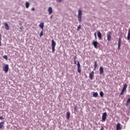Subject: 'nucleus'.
Masks as SVG:
<instances>
[{"label": "nucleus", "instance_id": "16", "mask_svg": "<svg viewBox=\"0 0 130 130\" xmlns=\"http://www.w3.org/2000/svg\"><path fill=\"white\" fill-rule=\"evenodd\" d=\"M39 27L41 29L43 30V28H44V22H41L39 24Z\"/></svg>", "mask_w": 130, "mask_h": 130}, {"label": "nucleus", "instance_id": "32", "mask_svg": "<svg viewBox=\"0 0 130 130\" xmlns=\"http://www.w3.org/2000/svg\"><path fill=\"white\" fill-rule=\"evenodd\" d=\"M0 42H2V34L0 33Z\"/></svg>", "mask_w": 130, "mask_h": 130}, {"label": "nucleus", "instance_id": "8", "mask_svg": "<svg viewBox=\"0 0 130 130\" xmlns=\"http://www.w3.org/2000/svg\"><path fill=\"white\" fill-rule=\"evenodd\" d=\"M3 71L5 72V73H8V72H9V64H6L3 67Z\"/></svg>", "mask_w": 130, "mask_h": 130}, {"label": "nucleus", "instance_id": "18", "mask_svg": "<svg viewBox=\"0 0 130 130\" xmlns=\"http://www.w3.org/2000/svg\"><path fill=\"white\" fill-rule=\"evenodd\" d=\"M93 97H94L95 98H97L98 97V92H93Z\"/></svg>", "mask_w": 130, "mask_h": 130}, {"label": "nucleus", "instance_id": "38", "mask_svg": "<svg viewBox=\"0 0 130 130\" xmlns=\"http://www.w3.org/2000/svg\"><path fill=\"white\" fill-rule=\"evenodd\" d=\"M50 19H52V16H50Z\"/></svg>", "mask_w": 130, "mask_h": 130}, {"label": "nucleus", "instance_id": "35", "mask_svg": "<svg viewBox=\"0 0 130 130\" xmlns=\"http://www.w3.org/2000/svg\"><path fill=\"white\" fill-rule=\"evenodd\" d=\"M31 11H35V8H31Z\"/></svg>", "mask_w": 130, "mask_h": 130}, {"label": "nucleus", "instance_id": "12", "mask_svg": "<svg viewBox=\"0 0 130 130\" xmlns=\"http://www.w3.org/2000/svg\"><path fill=\"white\" fill-rule=\"evenodd\" d=\"M116 130H120L122 128V125L120 124L119 123H118L116 126Z\"/></svg>", "mask_w": 130, "mask_h": 130}, {"label": "nucleus", "instance_id": "20", "mask_svg": "<svg viewBox=\"0 0 130 130\" xmlns=\"http://www.w3.org/2000/svg\"><path fill=\"white\" fill-rule=\"evenodd\" d=\"M4 124H5V122L4 121L0 122V128H3Z\"/></svg>", "mask_w": 130, "mask_h": 130}, {"label": "nucleus", "instance_id": "11", "mask_svg": "<svg viewBox=\"0 0 130 130\" xmlns=\"http://www.w3.org/2000/svg\"><path fill=\"white\" fill-rule=\"evenodd\" d=\"M120 46H121V38H119L118 40V49L119 50L120 49Z\"/></svg>", "mask_w": 130, "mask_h": 130}, {"label": "nucleus", "instance_id": "39", "mask_svg": "<svg viewBox=\"0 0 130 130\" xmlns=\"http://www.w3.org/2000/svg\"><path fill=\"white\" fill-rule=\"evenodd\" d=\"M100 130H103V127H102Z\"/></svg>", "mask_w": 130, "mask_h": 130}, {"label": "nucleus", "instance_id": "34", "mask_svg": "<svg viewBox=\"0 0 130 130\" xmlns=\"http://www.w3.org/2000/svg\"><path fill=\"white\" fill-rule=\"evenodd\" d=\"M74 64H77V61L74 60Z\"/></svg>", "mask_w": 130, "mask_h": 130}, {"label": "nucleus", "instance_id": "37", "mask_svg": "<svg viewBox=\"0 0 130 130\" xmlns=\"http://www.w3.org/2000/svg\"><path fill=\"white\" fill-rule=\"evenodd\" d=\"M0 46H2V42H0Z\"/></svg>", "mask_w": 130, "mask_h": 130}, {"label": "nucleus", "instance_id": "13", "mask_svg": "<svg viewBox=\"0 0 130 130\" xmlns=\"http://www.w3.org/2000/svg\"><path fill=\"white\" fill-rule=\"evenodd\" d=\"M94 77V71H92L89 73V78L90 80H93V77Z\"/></svg>", "mask_w": 130, "mask_h": 130}, {"label": "nucleus", "instance_id": "30", "mask_svg": "<svg viewBox=\"0 0 130 130\" xmlns=\"http://www.w3.org/2000/svg\"><path fill=\"white\" fill-rule=\"evenodd\" d=\"M62 0H57V3H61Z\"/></svg>", "mask_w": 130, "mask_h": 130}, {"label": "nucleus", "instance_id": "9", "mask_svg": "<svg viewBox=\"0 0 130 130\" xmlns=\"http://www.w3.org/2000/svg\"><path fill=\"white\" fill-rule=\"evenodd\" d=\"M97 35L99 40H102V34H101L100 30L98 31Z\"/></svg>", "mask_w": 130, "mask_h": 130}, {"label": "nucleus", "instance_id": "29", "mask_svg": "<svg viewBox=\"0 0 130 130\" xmlns=\"http://www.w3.org/2000/svg\"><path fill=\"white\" fill-rule=\"evenodd\" d=\"M20 31L22 32V31H23V26H21L20 27Z\"/></svg>", "mask_w": 130, "mask_h": 130}, {"label": "nucleus", "instance_id": "23", "mask_svg": "<svg viewBox=\"0 0 130 130\" xmlns=\"http://www.w3.org/2000/svg\"><path fill=\"white\" fill-rule=\"evenodd\" d=\"M130 103V98H128L126 101V105L127 106L128 104Z\"/></svg>", "mask_w": 130, "mask_h": 130}, {"label": "nucleus", "instance_id": "1", "mask_svg": "<svg viewBox=\"0 0 130 130\" xmlns=\"http://www.w3.org/2000/svg\"><path fill=\"white\" fill-rule=\"evenodd\" d=\"M82 16H83V10L79 9L78 10V14L77 16V18L79 23L82 22Z\"/></svg>", "mask_w": 130, "mask_h": 130}, {"label": "nucleus", "instance_id": "27", "mask_svg": "<svg viewBox=\"0 0 130 130\" xmlns=\"http://www.w3.org/2000/svg\"><path fill=\"white\" fill-rule=\"evenodd\" d=\"M94 37H95V40L97 39V32H94Z\"/></svg>", "mask_w": 130, "mask_h": 130}, {"label": "nucleus", "instance_id": "7", "mask_svg": "<svg viewBox=\"0 0 130 130\" xmlns=\"http://www.w3.org/2000/svg\"><path fill=\"white\" fill-rule=\"evenodd\" d=\"M112 35V34L111 33V31H109L108 33H107V40L108 41H110L111 40V35Z\"/></svg>", "mask_w": 130, "mask_h": 130}, {"label": "nucleus", "instance_id": "2", "mask_svg": "<svg viewBox=\"0 0 130 130\" xmlns=\"http://www.w3.org/2000/svg\"><path fill=\"white\" fill-rule=\"evenodd\" d=\"M56 45V43L54 41V40H51V46H52V52L53 53L55 51V46Z\"/></svg>", "mask_w": 130, "mask_h": 130}, {"label": "nucleus", "instance_id": "21", "mask_svg": "<svg viewBox=\"0 0 130 130\" xmlns=\"http://www.w3.org/2000/svg\"><path fill=\"white\" fill-rule=\"evenodd\" d=\"M100 95L101 96V97L103 98V96H104V93H103V91H101L100 92Z\"/></svg>", "mask_w": 130, "mask_h": 130}, {"label": "nucleus", "instance_id": "6", "mask_svg": "<svg viewBox=\"0 0 130 130\" xmlns=\"http://www.w3.org/2000/svg\"><path fill=\"white\" fill-rule=\"evenodd\" d=\"M106 118H107V113L104 112L103 113L102 117V121H105V120H106Z\"/></svg>", "mask_w": 130, "mask_h": 130}, {"label": "nucleus", "instance_id": "28", "mask_svg": "<svg viewBox=\"0 0 130 130\" xmlns=\"http://www.w3.org/2000/svg\"><path fill=\"white\" fill-rule=\"evenodd\" d=\"M74 110H75V111H77V110H78V107L75 106V107H74Z\"/></svg>", "mask_w": 130, "mask_h": 130}, {"label": "nucleus", "instance_id": "33", "mask_svg": "<svg viewBox=\"0 0 130 130\" xmlns=\"http://www.w3.org/2000/svg\"><path fill=\"white\" fill-rule=\"evenodd\" d=\"M0 119H1V120H3V119H4V117L3 116H0Z\"/></svg>", "mask_w": 130, "mask_h": 130}, {"label": "nucleus", "instance_id": "36", "mask_svg": "<svg viewBox=\"0 0 130 130\" xmlns=\"http://www.w3.org/2000/svg\"><path fill=\"white\" fill-rule=\"evenodd\" d=\"M77 58V56H75L74 58V60H76V59Z\"/></svg>", "mask_w": 130, "mask_h": 130}, {"label": "nucleus", "instance_id": "14", "mask_svg": "<svg viewBox=\"0 0 130 130\" xmlns=\"http://www.w3.org/2000/svg\"><path fill=\"white\" fill-rule=\"evenodd\" d=\"M70 117H71V113L70 112H67L66 114V118L68 120L70 119Z\"/></svg>", "mask_w": 130, "mask_h": 130}, {"label": "nucleus", "instance_id": "26", "mask_svg": "<svg viewBox=\"0 0 130 130\" xmlns=\"http://www.w3.org/2000/svg\"><path fill=\"white\" fill-rule=\"evenodd\" d=\"M3 58L4 59H6V60H8V56L7 55H5L3 56Z\"/></svg>", "mask_w": 130, "mask_h": 130}, {"label": "nucleus", "instance_id": "19", "mask_svg": "<svg viewBox=\"0 0 130 130\" xmlns=\"http://www.w3.org/2000/svg\"><path fill=\"white\" fill-rule=\"evenodd\" d=\"M30 7V3L29 2H26L25 3V7L26 9H28Z\"/></svg>", "mask_w": 130, "mask_h": 130}, {"label": "nucleus", "instance_id": "15", "mask_svg": "<svg viewBox=\"0 0 130 130\" xmlns=\"http://www.w3.org/2000/svg\"><path fill=\"white\" fill-rule=\"evenodd\" d=\"M4 26H5V29H6V30L10 29V26H9V24L7 23H5Z\"/></svg>", "mask_w": 130, "mask_h": 130}, {"label": "nucleus", "instance_id": "3", "mask_svg": "<svg viewBox=\"0 0 130 130\" xmlns=\"http://www.w3.org/2000/svg\"><path fill=\"white\" fill-rule=\"evenodd\" d=\"M126 88H127V84L125 83L123 85V88L120 94V95H123V94L124 93V92H125V91L126 90Z\"/></svg>", "mask_w": 130, "mask_h": 130}, {"label": "nucleus", "instance_id": "17", "mask_svg": "<svg viewBox=\"0 0 130 130\" xmlns=\"http://www.w3.org/2000/svg\"><path fill=\"white\" fill-rule=\"evenodd\" d=\"M48 12H49V15H51V13H52V8L51 7H49L48 9Z\"/></svg>", "mask_w": 130, "mask_h": 130}, {"label": "nucleus", "instance_id": "31", "mask_svg": "<svg viewBox=\"0 0 130 130\" xmlns=\"http://www.w3.org/2000/svg\"><path fill=\"white\" fill-rule=\"evenodd\" d=\"M0 42H2V34L0 33Z\"/></svg>", "mask_w": 130, "mask_h": 130}, {"label": "nucleus", "instance_id": "4", "mask_svg": "<svg viewBox=\"0 0 130 130\" xmlns=\"http://www.w3.org/2000/svg\"><path fill=\"white\" fill-rule=\"evenodd\" d=\"M92 45H93L94 47V48H95L96 49H98V46L100 45V44L99 43H98V42H97L96 41H92Z\"/></svg>", "mask_w": 130, "mask_h": 130}, {"label": "nucleus", "instance_id": "25", "mask_svg": "<svg viewBox=\"0 0 130 130\" xmlns=\"http://www.w3.org/2000/svg\"><path fill=\"white\" fill-rule=\"evenodd\" d=\"M43 36V29L41 31L40 34V37L41 38Z\"/></svg>", "mask_w": 130, "mask_h": 130}, {"label": "nucleus", "instance_id": "5", "mask_svg": "<svg viewBox=\"0 0 130 130\" xmlns=\"http://www.w3.org/2000/svg\"><path fill=\"white\" fill-rule=\"evenodd\" d=\"M77 71H78V73H79V74H81V71H82V69L81 68V64H80V62L79 61H77Z\"/></svg>", "mask_w": 130, "mask_h": 130}, {"label": "nucleus", "instance_id": "10", "mask_svg": "<svg viewBox=\"0 0 130 130\" xmlns=\"http://www.w3.org/2000/svg\"><path fill=\"white\" fill-rule=\"evenodd\" d=\"M100 75H103L104 74V69L103 67L101 66L99 69Z\"/></svg>", "mask_w": 130, "mask_h": 130}, {"label": "nucleus", "instance_id": "24", "mask_svg": "<svg viewBox=\"0 0 130 130\" xmlns=\"http://www.w3.org/2000/svg\"><path fill=\"white\" fill-rule=\"evenodd\" d=\"M81 28H82V26H81V25H79L77 27V31H80Z\"/></svg>", "mask_w": 130, "mask_h": 130}, {"label": "nucleus", "instance_id": "22", "mask_svg": "<svg viewBox=\"0 0 130 130\" xmlns=\"http://www.w3.org/2000/svg\"><path fill=\"white\" fill-rule=\"evenodd\" d=\"M97 67H98V63H97V61H95L94 62V70H95L96 69V68H97Z\"/></svg>", "mask_w": 130, "mask_h": 130}]
</instances>
